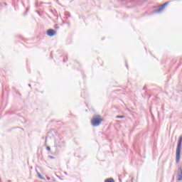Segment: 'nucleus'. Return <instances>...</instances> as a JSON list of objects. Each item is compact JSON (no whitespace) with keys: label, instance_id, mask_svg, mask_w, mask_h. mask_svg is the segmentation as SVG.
<instances>
[{"label":"nucleus","instance_id":"nucleus-1","mask_svg":"<svg viewBox=\"0 0 182 182\" xmlns=\"http://www.w3.org/2000/svg\"><path fill=\"white\" fill-rule=\"evenodd\" d=\"M102 122H103V119H102V116L99 114H95L92 117L91 119V124L93 127H97V126H100Z\"/></svg>","mask_w":182,"mask_h":182},{"label":"nucleus","instance_id":"nucleus-2","mask_svg":"<svg viewBox=\"0 0 182 182\" xmlns=\"http://www.w3.org/2000/svg\"><path fill=\"white\" fill-rule=\"evenodd\" d=\"M181 143H182V136L179 137L178 145L176 148V164L180 163V159H181Z\"/></svg>","mask_w":182,"mask_h":182},{"label":"nucleus","instance_id":"nucleus-3","mask_svg":"<svg viewBox=\"0 0 182 182\" xmlns=\"http://www.w3.org/2000/svg\"><path fill=\"white\" fill-rule=\"evenodd\" d=\"M168 5V1L165 2L164 4L156 7V9L154 11V14H161L164 11V8Z\"/></svg>","mask_w":182,"mask_h":182},{"label":"nucleus","instance_id":"nucleus-4","mask_svg":"<svg viewBox=\"0 0 182 182\" xmlns=\"http://www.w3.org/2000/svg\"><path fill=\"white\" fill-rule=\"evenodd\" d=\"M176 180L178 181H182V168L179 166L178 168L177 175H176Z\"/></svg>","mask_w":182,"mask_h":182},{"label":"nucleus","instance_id":"nucleus-5","mask_svg":"<svg viewBox=\"0 0 182 182\" xmlns=\"http://www.w3.org/2000/svg\"><path fill=\"white\" fill-rule=\"evenodd\" d=\"M47 35L48 36H55V35H56V31H55L54 29H48L47 31Z\"/></svg>","mask_w":182,"mask_h":182},{"label":"nucleus","instance_id":"nucleus-6","mask_svg":"<svg viewBox=\"0 0 182 182\" xmlns=\"http://www.w3.org/2000/svg\"><path fill=\"white\" fill-rule=\"evenodd\" d=\"M105 182H114V179L112 178H107Z\"/></svg>","mask_w":182,"mask_h":182},{"label":"nucleus","instance_id":"nucleus-7","mask_svg":"<svg viewBox=\"0 0 182 182\" xmlns=\"http://www.w3.org/2000/svg\"><path fill=\"white\" fill-rule=\"evenodd\" d=\"M116 119H124V116H123V115H117L116 117Z\"/></svg>","mask_w":182,"mask_h":182},{"label":"nucleus","instance_id":"nucleus-8","mask_svg":"<svg viewBox=\"0 0 182 182\" xmlns=\"http://www.w3.org/2000/svg\"><path fill=\"white\" fill-rule=\"evenodd\" d=\"M46 150H48V151H50V146H47Z\"/></svg>","mask_w":182,"mask_h":182},{"label":"nucleus","instance_id":"nucleus-9","mask_svg":"<svg viewBox=\"0 0 182 182\" xmlns=\"http://www.w3.org/2000/svg\"><path fill=\"white\" fill-rule=\"evenodd\" d=\"M38 177H39L40 178H42V175H41L39 173H38Z\"/></svg>","mask_w":182,"mask_h":182},{"label":"nucleus","instance_id":"nucleus-10","mask_svg":"<svg viewBox=\"0 0 182 182\" xmlns=\"http://www.w3.org/2000/svg\"><path fill=\"white\" fill-rule=\"evenodd\" d=\"M49 159H55V156H50Z\"/></svg>","mask_w":182,"mask_h":182},{"label":"nucleus","instance_id":"nucleus-11","mask_svg":"<svg viewBox=\"0 0 182 182\" xmlns=\"http://www.w3.org/2000/svg\"><path fill=\"white\" fill-rule=\"evenodd\" d=\"M29 87H31V84H28Z\"/></svg>","mask_w":182,"mask_h":182},{"label":"nucleus","instance_id":"nucleus-12","mask_svg":"<svg viewBox=\"0 0 182 182\" xmlns=\"http://www.w3.org/2000/svg\"><path fill=\"white\" fill-rule=\"evenodd\" d=\"M8 182H11V180H9Z\"/></svg>","mask_w":182,"mask_h":182}]
</instances>
